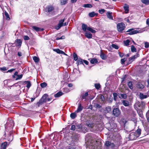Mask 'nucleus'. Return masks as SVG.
I'll return each mask as SVG.
<instances>
[{
    "instance_id": "20e7f679",
    "label": "nucleus",
    "mask_w": 149,
    "mask_h": 149,
    "mask_svg": "<svg viewBox=\"0 0 149 149\" xmlns=\"http://www.w3.org/2000/svg\"><path fill=\"white\" fill-rule=\"evenodd\" d=\"M117 27L118 31L122 32L125 29V24L123 22H121L117 24Z\"/></svg>"
},
{
    "instance_id": "bf43d9fd",
    "label": "nucleus",
    "mask_w": 149,
    "mask_h": 149,
    "mask_svg": "<svg viewBox=\"0 0 149 149\" xmlns=\"http://www.w3.org/2000/svg\"><path fill=\"white\" fill-rule=\"evenodd\" d=\"M118 54L121 57H122L124 56V54L123 53H121L120 52L118 53Z\"/></svg>"
},
{
    "instance_id": "5fc2aeb1",
    "label": "nucleus",
    "mask_w": 149,
    "mask_h": 149,
    "mask_svg": "<svg viewBox=\"0 0 149 149\" xmlns=\"http://www.w3.org/2000/svg\"><path fill=\"white\" fill-rule=\"evenodd\" d=\"M145 47L146 48H148L149 47V43L146 42L145 43Z\"/></svg>"
},
{
    "instance_id": "f8f14e48",
    "label": "nucleus",
    "mask_w": 149,
    "mask_h": 149,
    "mask_svg": "<svg viewBox=\"0 0 149 149\" xmlns=\"http://www.w3.org/2000/svg\"><path fill=\"white\" fill-rule=\"evenodd\" d=\"M8 143L7 142L2 143L1 145L0 149H6L7 146L8 145Z\"/></svg>"
},
{
    "instance_id": "f704fd0d",
    "label": "nucleus",
    "mask_w": 149,
    "mask_h": 149,
    "mask_svg": "<svg viewBox=\"0 0 149 149\" xmlns=\"http://www.w3.org/2000/svg\"><path fill=\"white\" fill-rule=\"evenodd\" d=\"M83 7H84L85 8H92L93 6H92L90 4H84L83 6Z\"/></svg>"
},
{
    "instance_id": "79ce46f5",
    "label": "nucleus",
    "mask_w": 149,
    "mask_h": 149,
    "mask_svg": "<svg viewBox=\"0 0 149 149\" xmlns=\"http://www.w3.org/2000/svg\"><path fill=\"white\" fill-rule=\"evenodd\" d=\"M131 51L132 52H136V49L134 45H132L131 47Z\"/></svg>"
},
{
    "instance_id": "2f4dec72",
    "label": "nucleus",
    "mask_w": 149,
    "mask_h": 149,
    "mask_svg": "<svg viewBox=\"0 0 149 149\" xmlns=\"http://www.w3.org/2000/svg\"><path fill=\"white\" fill-rule=\"evenodd\" d=\"M76 116L77 115L76 113L74 112L71 113L70 115V116L71 118L72 119L75 118Z\"/></svg>"
},
{
    "instance_id": "dca6fc26",
    "label": "nucleus",
    "mask_w": 149,
    "mask_h": 149,
    "mask_svg": "<svg viewBox=\"0 0 149 149\" xmlns=\"http://www.w3.org/2000/svg\"><path fill=\"white\" fill-rule=\"evenodd\" d=\"M53 50L58 54H62L65 55H67V54L65 53L64 52L60 50L59 49H54Z\"/></svg>"
},
{
    "instance_id": "ea45409f",
    "label": "nucleus",
    "mask_w": 149,
    "mask_h": 149,
    "mask_svg": "<svg viewBox=\"0 0 149 149\" xmlns=\"http://www.w3.org/2000/svg\"><path fill=\"white\" fill-rule=\"evenodd\" d=\"M141 2L146 5L149 4V0H141Z\"/></svg>"
},
{
    "instance_id": "4c0bfd02",
    "label": "nucleus",
    "mask_w": 149,
    "mask_h": 149,
    "mask_svg": "<svg viewBox=\"0 0 149 149\" xmlns=\"http://www.w3.org/2000/svg\"><path fill=\"white\" fill-rule=\"evenodd\" d=\"M4 15L6 17V19L7 20H9L10 18L8 13L6 11L4 12Z\"/></svg>"
},
{
    "instance_id": "423d86ee",
    "label": "nucleus",
    "mask_w": 149,
    "mask_h": 149,
    "mask_svg": "<svg viewBox=\"0 0 149 149\" xmlns=\"http://www.w3.org/2000/svg\"><path fill=\"white\" fill-rule=\"evenodd\" d=\"M113 115L116 117H118L120 114V111L118 108H114L112 111Z\"/></svg>"
},
{
    "instance_id": "a19ab883",
    "label": "nucleus",
    "mask_w": 149,
    "mask_h": 149,
    "mask_svg": "<svg viewBox=\"0 0 149 149\" xmlns=\"http://www.w3.org/2000/svg\"><path fill=\"white\" fill-rule=\"evenodd\" d=\"M130 42V40H129L127 39L125 41H124V43L125 45L128 46L129 45Z\"/></svg>"
},
{
    "instance_id": "de8ad7c7",
    "label": "nucleus",
    "mask_w": 149,
    "mask_h": 149,
    "mask_svg": "<svg viewBox=\"0 0 149 149\" xmlns=\"http://www.w3.org/2000/svg\"><path fill=\"white\" fill-rule=\"evenodd\" d=\"M105 11V10L104 9H100L98 10L99 13L100 14H102Z\"/></svg>"
},
{
    "instance_id": "9b49d317",
    "label": "nucleus",
    "mask_w": 149,
    "mask_h": 149,
    "mask_svg": "<svg viewBox=\"0 0 149 149\" xmlns=\"http://www.w3.org/2000/svg\"><path fill=\"white\" fill-rule=\"evenodd\" d=\"M100 56L101 58L103 60H105L107 59L106 55L102 52V50L100 51Z\"/></svg>"
},
{
    "instance_id": "e433bc0d",
    "label": "nucleus",
    "mask_w": 149,
    "mask_h": 149,
    "mask_svg": "<svg viewBox=\"0 0 149 149\" xmlns=\"http://www.w3.org/2000/svg\"><path fill=\"white\" fill-rule=\"evenodd\" d=\"M47 84L46 83L44 82L40 84V86L42 88H44L46 87Z\"/></svg>"
},
{
    "instance_id": "6e6552de",
    "label": "nucleus",
    "mask_w": 149,
    "mask_h": 149,
    "mask_svg": "<svg viewBox=\"0 0 149 149\" xmlns=\"http://www.w3.org/2000/svg\"><path fill=\"white\" fill-rule=\"evenodd\" d=\"M104 113L106 114L107 113H111V107L108 106L105 107L104 109Z\"/></svg>"
},
{
    "instance_id": "603ef678",
    "label": "nucleus",
    "mask_w": 149,
    "mask_h": 149,
    "mask_svg": "<svg viewBox=\"0 0 149 149\" xmlns=\"http://www.w3.org/2000/svg\"><path fill=\"white\" fill-rule=\"evenodd\" d=\"M22 76L23 75L22 74L18 75V76H17V77L16 79V80H17L21 79L22 78Z\"/></svg>"
},
{
    "instance_id": "a211bd4d",
    "label": "nucleus",
    "mask_w": 149,
    "mask_h": 149,
    "mask_svg": "<svg viewBox=\"0 0 149 149\" xmlns=\"http://www.w3.org/2000/svg\"><path fill=\"white\" fill-rule=\"evenodd\" d=\"M85 36L88 39L92 38V34L90 32H86L85 33Z\"/></svg>"
},
{
    "instance_id": "c756f323",
    "label": "nucleus",
    "mask_w": 149,
    "mask_h": 149,
    "mask_svg": "<svg viewBox=\"0 0 149 149\" xmlns=\"http://www.w3.org/2000/svg\"><path fill=\"white\" fill-rule=\"evenodd\" d=\"M139 97L141 99H143L147 98V96L144 95L143 93H140L139 94Z\"/></svg>"
},
{
    "instance_id": "8fccbe9b",
    "label": "nucleus",
    "mask_w": 149,
    "mask_h": 149,
    "mask_svg": "<svg viewBox=\"0 0 149 149\" xmlns=\"http://www.w3.org/2000/svg\"><path fill=\"white\" fill-rule=\"evenodd\" d=\"M67 2V0H61V3L62 5H64Z\"/></svg>"
},
{
    "instance_id": "2eb2a0df",
    "label": "nucleus",
    "mask_w": 149,
    "mask_h": 149,
    "mask_svg": "<svg viewBox=\"0 0 149 149\" xmlns=\"http://www.w3.org/2000/svg\"><path fill=\"white\" fill-rule=\"evenodd\" d=\"M119 98H123L125 99L127 98V96L125 94L119 93L118 95Z\"/></svg>"
},
{
    "instance_id": "a18cd8bd",
    "label": "nucleus",
    "mask_w": 149,
    "mask_h": 149,
    "mask_svg": "<svg viewBox=\"0 0 149 149\" xmlns=\"http://www.w3.org/2000/svg\"><path fill=\"white\" fill-rule=\"evenodd\" d=\"M32 28L36 31H39L40 30V29L36 26H32Z\"/></svg>"
},
{
    "instance_id": "393cba45",
    "label": "nucleus",
    "mask_w": 149,
    "mask_h": 149,
    "mask_svg": "<svg viewBox=\"0 0 149 149\" xmlns=\"http://www.w3.org/2000/svg\"><path fill=\"white\" fill-rule=\"evenodd\" d=\"M98 15V13H95L94 12H92L91 13H89V15L90 17H93L95 16H97Z\"/></svg>"
},
{
    "instance_id": "72a5a7b5",
    "label": "nucleus",
    "mask_w": 149,
    "mask_h": 149,
    "mask_svg": "<svg viewBox=\"0 0 149 149\" xmlns=\"http://www.w3.org/2000/svg\"><path fill=\"white\" fill-rule=\"evenodd\" d=\"M88 30L90 31L92 33H95L96 32V31L95 30L93 29L91 27H88Z\"/></svg>"
},
{
    "instance_id": "6e6d98bb",
    "label": "nucleus",
    "mask_w": 149,
    "mask_h": 149,
    "mask_svg": "<svg viewBox=\"0 0 149 149\" xmlns=\"http://www.w3.org/2000/svg\"><path fill=\"white\" fill-rule=\"evenodd\" d=\"M24 38L25 40H29V37L27 36H24Z\"/></svg>"
},
{
    "instance_id": "b1692460",
    "label": "nucleus",
    "mask_w": 149,
    "mask_h": 149,
    "mask_svg": "<svg viewBox=\"0 0 149 149\" xmlns=\"http://www.w3.org/2000/svg\"><path fill=\"white\" fill-rule=\"evenodd\" d=\"M82 29L84 31H86L87 29L88 30V27L87 26L86 24H82Z\"/></svg>"
},
{
    "instance_id": "58836bf2",
    "label": "nucleus",
    "mask_w": 149,
    "mask_h": 149,
    "mask_svg": "<svg viewBox=\"0 0 149 149\" xmlns=\"http://www.w3.org/2000/svg\"><path fill=\"white\" fill-rule=\"evenodd\" d=\"M33 59L36 63H38L39 61V58L36 56H34L33 57Z\"/></svg>"
},
{
    "instance_id": "4468645a",
    "label": "nucleus",
    "mask_w": 149,
    "mask_h": 149,
    "mask_svg": "<svg viewBox=\"0 0 149 149\" xmlns=\"http://www.w3.org/2000/svg\"><path fill=\"white\" fill-rule=\"evenodd\" d=\"M54 9V8L52 6H48L46 8L45 10L46 12H50L53 10Z\"/></svg>"
},
{
    "instance_id": "c03bdc74",
    "label": "nucleus",
    "mask_w": 149,
    "mask_h": 149,
    "mask_svg": "<svg viewBox=\"0 0 149 149\" xmlns=\"http://www.w3.org/2000/svg\"><path fill=\"white\" fill-rule=\"evenodd\" d=\"M114 100L116 101L117 99V94L116 93H114L113 94Z\"/></svg>"
},
{
    "instance_id": "c9c22d12",
    "label": "nucleus",
    "mask_w": 149,
    "mask_h": 149,
    "mask_svg": "<svg viewBox=\"0 0 149 149\" xmlns=\"http://www.w3.org/2000/svg\"><path fill=\"white\" fill-rule=\"evenodd\" d=\"M128 86H129V87L131 89H133V84H132V82H131V81H129L128 83Z\"/></svg>"
},
{
    "instance_id": "0e129e2a",
    "label": "nucleus",
    "mask_w": 149,
    "mask_h": 149,
    "mask_svg": "<svg viewBox=\"0 0 149 149\" xmlns=\"http://www.w3.org/2000/svg\"><path fill=\"white\" fill-rule=\"evenodd\" d=\"M77 127H78V129H81V126L80 124L77 125Z\"/></svg>"
},
{
    "instance_id": "39448f33",
    "label": "nucleus",
    "mask_w": 149,
    "mask_h": 149,
    "mask_svg": "<svg viewBox=\"0 0 149 149\" xmlns=\"http://www.w3.org/2000/svg\"><path fill=\"white\" fill-rule=\"evenodd\" d=\"M48 96V95L47 94H44L38 102V104L39 105H41L46 102Z\"/></svg>"
},
{
    "instance_id": "680f3d73",
    "label": "nucleus",
    "mask_w": 149,
    "mask_h": 149,
    "mask_svg": "<svg viewBox=\"0 0 149 149\" xmlns=\"http://www.w3.org/2000/svg\"><path fill=\"white\" fill-rule=\"evenodd\" d=\"M15 69H13V68L12 69H11L10 70H8V71L7 72H12L15 70Z\"/></svg>"
},
{
    "instance_id": "ddd939ff",
    "label": "nucleus",
    "mask_w": 149,
    "mask_h": 149,
    "mask_svg": "<svg viewBox=\"0 0 149 149\" xmlns=\"http://www.w3.org/2000/svg\"><path fill=\"white\" fill-rule=\"evenodd\" d=\"M83 108L81 104L80 103H79L77 110L76 111V112L78 113L81 112Z\"/></svg>"
},
{
    "instance_id": "4be33fe9",
    "label": "nucleus",
    "mask_w": 149,
    "mask_h": 149,
    "mask_svg": "<svg viewBox=\"0 0 149 149\" xmlns=\"http://www.w3.org/2000/svg\"><path fill=\"white\" fill-rule=\"evenodd\" d=\"M24 83L26 84V87L28 89H29L31 86V83L30 81H25Z\"/></svg>"
},
{
    "instance_id": "f03ea898",
    "label": "nucleus",
    "mask_w": 149,
    "mask_h": 149,
    "mask_svg": "<svg viewBox=\"0 0 149 149\" xmlns=\"http://www.w3.org/2000/svg\"><path fill=\"white\" fill-rule=\"evenodd\" d=\"M65 20V19L60 20L59 22V23L57 25L55 26V29L57 30H58L62 26H63L67 25L68 24V23L65 22L64 23V22Z\"/></svg>"
},
{
    "instance_id": "f257e3e1",
    "label": "nucleus",
    "mask_w": 149,
    "mask_h": 149,
    "mask_svg": "<svg viewBox=\"0 0 149 149\" xmlns=\"http://www.w3.org/2000/svg\"><path fill=\"white\" fill-rule=\"evenodd\" d=\"M14 125V121L11 119H9L6 124L5 125V128L6 130H9L12 129Z\"/></svg>"
},
{
    "instance_id": "cd10ccee",
    "label": "nucleus",
    "mask_w": 149,
    "mask_h": 149,
    "mask_svg": "<svg viewBox=\"0 0 149 149\" xmlns=\"http://www.w3.org/2000/svg\"><path fill=\"white\" fill-rule=\"evenodd\" d=\"M129 6L127 4H125V6L124 7V9L126 13H127L129 11Z\"/></svg>"
},
{
    "instance_id": "864d4df0",
    "label": "nucleus",
    "mask_w": 149,
    "mask_h": 149,
    "mask_svg": "<svg viewBox=\"0 0 149 149\" xmlns=\"http://www.w3.org/2000/svg\"><path fill=\"white\" fill-rule=\"evenodd\" d=\"M139 54L137 53H136L133 56V57H134V59L138 57H139Z\"/></svg>"
},
{
    "instance_id": "412c9836",
    "label": "nucleus",
    "mask_w": 149,
    "mask_h": 149,
    "mask_svg": "<svg viewBox=\"0 0 149 149\" xmlns=\"http://www.w3.org/2000/svg\"><path fill=\"white\" fill-rule=\"evenodd\" d=\"M90 63L92 64L97 63H98V61L96 58H93L91 59L90 61Z\"/></svg>"
},
{
    "instance_id": "13d9d810",
    "label": "nucleus",
    "mask_w": 149,
    "mask_h": 149,
    "mask_svg": "<svg viewBox=\"0 0 149 149\" xmlns=\"http://www.w3.org/2000/svg\"><path fill=\"white\" fill-rule=\"evenodd\" d=\"M125 58H123L121 59V63L122 64H123L125 63Z\"/></svg>"
},
{
    "instance_id": "6ab92c4d",
    "label": "nucleus",
    "mask_w": 149,
    "mask_h": 149,
    "mask_svg": "<svg viewBox=\"0 0 149 149\" xmlns=\"http://www.w3.org/2000/svg\"><path fill=\"white\" fill-rule=\"evenodd\" d=\"M122 103L123 105L125 107L128 106L130 105V103L129 101L126 100L122 101Z\"/></svg>"
},
{
    "instance_id": "c85d7f7f",
    "label": "nucleus",
    "mask_w": 149,
    "mask_h": 149,
    "mask_svg": "<svg viewBox=\"0 0 149 149\" xmlns=\"http://www.w3.org/2000/svg\"><path fill=\"white\" fill-rule=\"evenodd\" d=\"M134 58L133 57V56L130 58L129 59L128 62V64L131 63L134 60Z\"/></svg>"
},
{
    "instance_id": "1a4fd4ad",
    "label": "nucleus",
    "mask_w": 149,
    "mask_h": 149,
    "mask_svg": "<svg viewBox=\"0 0 149 149\" xmlns=\"http://www.w3.org/2000/svg\"><path fill=\"white\" fill-rule=\"evenodd\" d=\"M127 32H128V34L129 35H133L138 33L137 30H134L133 29H129Z\"/></svg>"
},
{
    "instance_id": "37998d69",
    "label": "nucleus",
    "mask_w": 149,
    "mask_h": 149,
    "mask_svg": "<svg viewBox=\"0 0 149 149\" xmlns=\"http://www.w3.org/2000/svg\"><path fill=\"white\" fill-rule=\"evenodd\" d=\"M73 56L74 60L75 61H77L78 59V58L77 54L75 53H74Z\"/></svg>"
},
{
    "instance_id": "69168bd1",
    "label": "nucleus",
    "mask_w": 149,
    "mask_h": 149,
    "mask_svg": "<svg viewBox=\"0 0 149 149\" xmlns=\"http://www.w3.org/2000/svg\"><path fill=\"white\" fill-rule=\"evenodd\" d=\"M101 98L102 101H104V97L103 95H101Z\"/></svg>"
},
{
    "instance_id": "aec40b11",
    "label": "nucleus",
    "mask_w": 149,
    "mask_h": 149,
    "mask_svg": "<svg viewBox=\"0 0 149 149\" xmlns=\"http://www.w3.org/2000/svg\"><path fill=\"white\" fill-rule=\"evenodd\" d=\"M141 130L139 128H138L136 131V132H135V133L136 135L138 137L141 134Z\"/></svg>"
},
{
    "instance_id": "7ed1b4c3",
    "label": "nucleus",
    "mask_w": 149,
    "mask_h": 149,
    "mask_svg": "<svg viewBox=\"0 0 149 149\" xmlns=\"http://www.w3.org/2000/svg\"><path fill=\"white\" fill-rule=\"evenodd\" d=\"M87 149H101L102 146L101 144L96 143L94 145L91 144L87 147Z\"/></svg>"
},
{
    "instance_id": "0eeeda50",
    "label": "nucleus",
    "mask_w": 149,
    "mask_h": 149,
    "mask_svg": "<svg viewBox=\"0 0 149 149\" xmlns=\"http://www.w3.org/2000/svg\"><path fill=\"white\" fill-rule=\"evenodd\" d=\"M138 137L135 132H132L129 135V139L131 140H133L136 139Z\"/></svg>"
},
{
    "instance_id": "338daca9",
    "label": "nucleus",
    "mask_w": 149,
    "mask_h": 149,
    "mask_svg": "<svg viewBox=\"0 0 149 149\" xmlns=\"http://www.w3.org/2000/svg\"><path fill=\"white\" fill-rule=\"evenodd\" d=\"M146 116L147 118L149 117V111H148L146 113Z\"/></svg>"
},
{
    "instance_id": "5701e85b",
    "label": "nucleus",
    "mask_w": 149,
    "mask_h": 149,
    "mask_svg": "<svg viewBox=\"0 0 149 149\" xmlns=\"http://www.w3.org/2000/svg\"><path fill=\"white\" fill-rule=\"evenodd\" d=\"M63 95V93L61 91H60L54 95V96L55 97H58Z\"/></svg>"
},
{
    "instance_id": "a878e982",
    "label": "nucleus",
    "mask_w": 149,
    "mask_h": 149,
    "mask_svg": "<svg viewBox=\"0 0 149 149\" xmlns=\"http://www.w3.org/2000/svg\"><path fill=\"white\" fill-rule=\"evenodd\" d=\"M88 92H87L85 94H82V99H85V100H86V97H88Z\"/></svg>"
},
{
    "instance_id": "052dcab7",
    "label": "nucleus",
    "mask_w": 149,
    "mask_h": 149,
    "mask_svg": "<svg viewBox=\"0 0 149 149\" xmlns=\"http://www.w3.org/2000/svg\"><path fill=\"white\" fill-rule=\"evenodd\" d=\"M84 62L86 65H88V62L87 61L85 60H83V63Z\"/></svg>"
},
{
    "instance_id": "9d476101",
    "label": "nucleus",
    "mask_w": 149,
    "mask_h": 149,
    "mask_svg": "<svg viewBox=\"0 0 149 149\" xmlns=\"http://www.w3.org/2000/svg\"><path fill=\"white\" fill-rule=\"evenodd\" d=\"M112 13L108 11L106 13V15L107 17L110 19L113 20V17L112 16Z\"/></svg>"
},
{
    "instance_id": "473e14b6",
    "label": "nucleus",
    "mask_w": 149,
    "mask_h": 149,
    "mask_svg": "<svg viewBox=\"0 0 149 149\" xmlns=\"http://www.w3.org/2000/svg\"><path fill=\"white\" fill-rule=\"evenodd\" d=\"M105 145L107 148H109L111 146V142L108 141H106Z\"/></svg>"
},
{
    "instance_id": "4d7b16f0",
    "label": "nucleus",
    "mask_w": 149,
    "mask_h": 149,
    "mask_svg": "<svg viewBox=\"0 0 149 149\" xmlns=\"http://www.w3.org/2000/svg\"><path fill=\"white\" fill-rule=\"evenodd\" d=\"M75 129V126L74 125H72L71 126L70 128V130H74Z\"/></svg>"
},
{
    "instance_id": "3c124183",
    "label": "nucleus",
    "mask_w": 149,
    "mask_h": 149,
    "mask_svg": "<svg viewBox=\"0 0 149 149\" xmlns=\"http://www.w3.org/2000/svg\"><path fill=\"white\" fill-rule=\"evenodd\" d=\"M112 47L116 49H118V46L115 44H112L111 45Z\"/></svg>"
},
{
    "instance_id": "7c9ffc66",
    "label": "nucleus",
    "mask_w": 149,
    "mask_h": 149,
    "mask_svg": "<svg viewBox=\"0 0 149 149\" xmlns=\"http://www.w3.org/2000/svg\"><path fill=\"white\" fill-rule=\"evenodd\" d=\"M77 64L78 65L83 64V60L81 59H79L77 60Z\"/></svg>"
},
{
    "instance_id": "09e8293b",
    "label": "nucleus",
    "mask_w": 149,
    "mask_h": 149,
    "mask_svg": "<svg viewBox=\"0 0 149 149\" xmlns=\"http://www.w3.org/2000/svg\"><path fill=\"white\" fill-rule=\"evenodd\" d=\"M138 86L139 88L141 89H142L144 88V85L140 83L138 84Z\"/></svg>"
},
{
    "instance_id": "f3484780",
    "label": "nucleus",
    "mask_w": 149,
    "mask_h": 149,
    "mask_svg": "<svg viewBox=\"0 0 149 149\" xmlns=\"http://www.w3.org/2000/svg\"><path fill=\"white\" fill-rule=\"evenodd\" d=\"M15 45L18 46L20 47L22 43V41L20 39H17L15 41Z\"/></svg>"
},
{
    "instance_id": "bb28decb",
    "label": "nucleus",
    "mask_w": 149,
    "mask_h": 149,
    "mask_svg": "<svg viewBox=\"0 0 149 149\" xmlns=\"http://www.w3.org/2000/svg\"><path fill=\"white\" fill-rule=\"evenodd\" d=\"M86 125L89 127H91V128H93L94 127V123H86Z\"/></svg>"
},
{
    "instance_id": "49530a36",
    "label": "nucleus",
    "mask_w": 149,
    "mask_h": 149,
    "mask_svg": "<svg viewBox=\"0 0 149 149\" xmlns=\"http://www.w3.org/2000/svg\"><path fill=\"white\" fill-rule=\"evenodd\" d=\"M95 88L97 89H99L100 87V86L99 84H95Z\"/></svg>"
},
{
    "instance_id": "e2e57ef3",
    "label": "nucleus",
    "mask_w": 149,
    "mask_h": 149,
    "mask_svg": "<svg viewBox=\"0 0 149 149\" xmlns=\"http://www.w3.org/2000/svg\"><path fill=\"white\" fill-rule=\"evenodd\" d=\"M146 23L148 25V26H149V18L148 19H147L146 21Z\"/></svg>"
},
{
    "instance_id": "774afa93",
    "label": "nucleus",
    "mask_w": 149,
    "mask_h": 149,
    "mask_svg": "<svg viewBox=\"0 0 149 149\" xmlns=\"http://www.w3.org/2000/svg\"><path fill=\"white\" fill-rule=\"evenodd\" d=\"M68 86L69 87H72V86H73V85L71 83H70V84H68Z\"/></svg>"
}]
</instances>
